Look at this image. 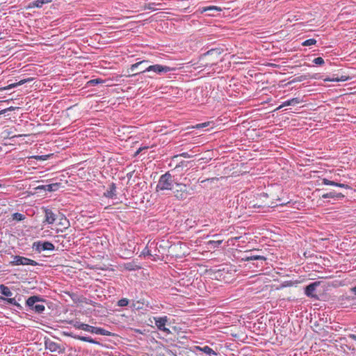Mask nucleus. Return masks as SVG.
Here are the masks:
<instances>
[{
	"label": "nucleus",
	"mask_w": 356,
	"mask_h": 356,
	"mask_svg": "<svg viewBox=\"0 0 356 356\" xmlns=\"http://www.w3.org/2000/svg\"><path fill=\"white\" fill-rule=\"evenodd\" d=\"M13 261L10 262V264L11 266H19V265H30V266H38V263L34 260H32L31 259L22 257L19 255H15L13 256Z\"/></svg>",
	"instance_id": "1a4fd4ad"
},
{
	"label": "nucleus",
	"mask_w": 356,
	"mask_h": 356,
	"mask_svg": "<svg viewBox=\"0 0 356 356\" xmlns=\"http://www.w3.org/2000/svg\"><path fill=\"white\" fill-rule=\"evenodd\" d=\"M300 102V100L299 98H298V97L293 98V99H289L287 101H285L282 104L281 107L282 106H294V105H296V104H299Z\"/></svg>",
	"instance_id": "bb28decb"
},
{
	"label": "nucleus",
	"mask_w": 356,
	"mask_h": 356,
	"mask_svg": "<svg viewBox=\"0 0 356 356\" xmlns=\"http://www.w3.org/2000/svg\"><path fill=\"white\" fill-rule=\"evenodd\" d=\"M348 337L356 341V334H350Z\"/></svg>",
	"instance_id": "603ef678"
},
{
	"label": "nucleus",
	"mask_w": 356,
	"mask_h": 356,
	"mask_svg": "<svg viewBox=\"0 0 356 356\" xmlns=\"http://www.w3.org/2000/svg\"><path fill=\"white\" fill-rule=\"evenodd\" d=\"M67 336H69L74 339L80 340L81 341L88 342V343H93V344L101 345V343L99 341H96L95 339H93L90 337L81 336L80 334H77L74 332L68 333Z\"/></svg>",
	"instance_id": "f3484780"
},
{
	"label": "nucleus",
	"mask_w": 356,
	"mask_h": 356,
	"mask_svg": "<svg viewBox=\"0 0 356 356\" xmlns=\"http://www.w3.org/2000/svg\"><path fill=\"white\" fill-rule=\"evenodd\" d=\"M222 243V241L220 240H218V241H210L209 242V244L213 246V248H218L219 245Z\"/></svg>",
	"instance_id": "a19ab883"
},
{
	"label": "nucleus",
	"mask_w": 356,
	"mask_h": 356,
	"mask_svg": "<svg viewBox=\"0 0 356 356\" xmlns=\"http://www.w3.org/2000/svg\"><path fill=\"white\" fill-rule=\"evenodd\" d=\"M134 171H131V172H129L127 174V177L128 178V182L127 184H129V181L131 179V177H133L134 175Z\"/></svg>",
	"instance_id": "de8ad7c7"
},
{
	"label": "nucleus",
	"mask_w": 356,
	"mask_h": 356,
	"mask_svg": "<svg viewBox=\"0 0 356 356\" xmlns=\"http://www.w3.org/2000/svg\"><path fill=\"white\" fill-rule=\"evenodd\" d=\"M305 65L310 67L311 65L309 64L305 63Z\"/></svg>",
	"instance_id": "6e6d98bb"
},
{
	"label": "nucleus",
	"mask_w": 356,
	"mask_h": 356,
	"mask_svg": "<svg viewBox=\"0 0 356 356\" xmlns=\"http://www.w3.org/2000/svg\"><path fill=\"white\" fill-rule=\"evenodd\" d=\"M320 285V282H311L309 284L305 286V295L312 298H314L318 300V296L315 294L314 292L315 291L317 286Z\"/></svg>",
	"instance_id": "4468645a"
},
{
	"label": "nucleus",
	"mask_w": 356,
	"mask_h": 356,
	"mask_svg": "<svg viewBox=\"0 0 356 356\" xmlns=\"http://www.w3.org/2000/svg\"><path fill=\"white\" fill-rule=\"evenodd\" d=\"M209 124H210V122H209L200 123V124H196L194 127L196 129L204 128V127H207V126H209Z\"/></svg>",
	"instance_id": "37998d69"
},
{
	"label": "nucleus",
	"mask_w": 356,
	"mask_h": 356,
	"mask_svg": "<svg viewBox=\"0 0 356 356\" xmlns=\"http://www.w3.org/2000/svg\"><path fill=\"white\" fill-rule=\"evenodd\" d=\"M47 155H42V156H35V159L36 160H39V161H44L47 159Z\"/></svg>",
	"instance_id": "49530a36"
},
{
	"label": "nucleus",
	"mask_w": 356,
	"mask_h": 356,
	"mask_svg": "<svg viewBox=\"0 0 356 356\" xmlns=\"http://www.w3.org/2000/svg\"><path fill=\"white\" fill-rule=\"evenodd\" d=\"M33 248L35 249V251L41 252L44 250H54L55 246L49 241H38L33 243Z\"/></svg>",
	"instance_id": "9d476101"
},
{
	"label": "nucleus",
	"mask_w": 356,
	"mask_h": 356,
	"mask_svg": "<svg viewBox=\"0 0 356 356\" xmlns=\"http://www.w3.org/2000/svg\"><path fill=\"white\" fill-rule=\"evenodd\" d=\"M148 63H149V60H141V61H139V62H137L133 65H131L130 68L129 69V70H130L131 72H134V71H136L139 67L141 66V68L140 70V71L143 70L145 69V66H149L148 65Z\"/></svg>",
	"instance_id": "412c9836"
},
{
	"label": "nucleus",
	"mask_w": 356,
	"mask_h": 356,
	"mask_svg": "<svg viewBox=\"0 0 356 356\" xmlns=\"http://www.w3.org/2000/svg\"><path fill=\"white\" fill-rule=\"evenodd\" d=\"M313 63H314L315 65H319V66H321L323 65V64H325V60L323 58L321 57H317L316 58H314L313 60Z\"/></svg>",
	"instance_id": "58836bf2"
},
{
	"label": "nucleus",
	"mask_w": 356,
	"mask_h": 356,
	"mask_svg": "<svg viewBox=\"0 0 356 356\" xmlns=\"http://www.w3.org/2000/svg\"><path fill=\"white\" fill-rule=\"evenodd\" d=\"M61 186V183L56 182L47 185H40L35 188L37 192H40L41 191H47L49 192H54L58 191Z\"/></svg>",
	"instance_id": "2eb2a0df"
},
{
	"label": "nucleus",
	"mask_w": 356,
	"mask_h": 356,
	"mask_svg": "<svg viewBox=\"0 0 356 356\" xmlns=\"http://www.w3.org/2000/svg\"><path fill=\"white\" fill-rule=\"evenodd\" d=\"M316 43V40L314 38H310L308 40H305L302 44V46H311L313 44H315Z\"/></svg>",
	"instance_id": "4c0bfd02"
},
{
	"label": "nucleus",
	"mask_w": 356,
	"mask_h": 356,
	"mask_svg": "<svg viewBox=\"0 0 356 356\" xmlns=\"http://www.w3.org/2000/svg\"><path fill=\"white\" fill-rule=\"evenodd\" d=\"M42 210L44 214V219L42 221L44 225H53L56 222L58 214H60L57 209L53 208L42 207Z\"/></svg>",
	"instance_id": "39448f33"
},
{
	"label": "nucleus",
	"mask_w": 356,
	"mask_h": 356,
	"mask_svg": "<svg viewBox=\"0 0 356 356\" xmlns=\"http://www.w3.org/2000/svg\"><path fill=\"white\" fill-rule=\"evenodd\" d=\"M159 5H162V3H156V6H159Z\"/></svg>",
	"instance_id": "4d7b16f0"
},
{
	"label": "nucleus",
	"mask_w": 356,
	"mask_h": 356,
	"mask_svg": "<svg viewBox=\"0 0 356 356\" xmlns=\"http://www.w3.org/2000/svg\"><path fill=\"white\" fill-rule=\"evenodd\" d=\"M0 293L6 297H11L13 296V292L10 289L4 284L0 285Z\"/></svg>",
	"instance_id": "a878e982"
},
{
	"label": "nucleus",
	"mask_w": 356,
	"mask_h": 356,
	"mask_svg": "<svg viewBox=\"0 0 356 356\" xmlns=\"http://www.w3.org/2000/svg\"><path fill=\"white\" fill-rule=\"evenodd\" d=\"M160 8H163V4H162V5H160Z\"/></svg>",
	"instance_id": "bf43d9fd"
},
{
	"label": "nucleus",
	"mask_w": 356,
	"mask_h": 356,
	"mask_svg": "<svg viewBox=\"0 0 356 356\" xmlns=\"http://www.w3.org/2000/svg\"><path fill=\"white\" fill-rule=\"evenodd\" d=\"M187 0H177V6L181 7L183 13H191L192 10H189L190 6L188 5L186 6Z\"/></svg>",
	"instance_id": "393cba45"
},
{
	"label": "nucleus",
	"mask_w": 356,
	"mask_h": 356,
	"mask_svg": "<svg viewBox=\"0 0 356 356\" xmlns=\"http://www.w3.org/2000/svg\"><path fill=\"white\" fill-rule=\"evenodd\" d=\"M195 351H200L202 352L209 356H217L218 353L213 350L211 348H210L209 346H195L194 347Z\"/></svg>",
	"instance_id": "6ab92c4d"
},
{
	"label": "nucleus",
	"mask_w": 356,
	"mask_h": 356,
	"mask_svg": "<svg viewBox=\"0 0 356 356\" xmlns=\"http://www.w3.org/2000/svg\"><path fill=\"white\" fill-rule=\"evenodd\" d=\"M104 336H115L114 333H112L102 327H99L98 334Z\"/></svg>",
	"instance_id": "f704fd0d"
},
{
	"label": "nucleus",
	"mask_w": 356,
	"mask_h": 356,
	"mask_svg": "<svg viewBox=\"0 0 356 356\" xmlns=\"http://www.w3.org/2000/svg\"><path fill=\"white\" fill-rule=\"evenodd\" d=\"M13 220H17V221H22L24 220L26 218L25 215L20 213H14L12 215Z\"/></svg>",
	"instance_id": "473e14b6"
},
{
	"label": "nucleus",
	"mask_w": 356,
	"mask_h": 356,
	"mask_svg": "<svg viewBox=\"0 0 356 356\" xmlns=\"http://www.w3.org/2000/svg\"><path fill=\"white\" fill-rule=\"evenodd\" d=\"M160 9H163V8H156V10H160Z\"/></svg>",
	"instance_id": "13d9d810"
},
{
	"label": "nucleus",
	"mask_w": 356,
	"mask_h": 356,
	"mask_svg": "<svg viewBox=\"0 0 356 356\" xmlns=\"http://www.w3.org/2000/svg\"><path fill=\"white\" fill-rule=\"evenodd\" d=\"M345 196L346 195L342 193H337L334 190L321 195V197L323 199L332 198L335 201L342 200Z\"/></svg>",
	"instance_id": "dca6fc26"
},
{
	"label": "nucleus",
	"mask_w": 356,
	"mask_h": 356,
	"mask_svg": "<svg viewBox=\"0 0 356 356\" xmlns=\"http://www.w3.org/2000/svg\"><path fill=\"white\" fill-rule=\"evenodd\" d=\"M220 11H222V8L216 6H199L197 10V12L200 14L207 13L208 16H216V13Z\"/></svg>",
	"instance_id": "f8f14e48"
},
{
	"label": "nucleus",
	"mask_w": 356,
	"mask_h": 356,
	"mask_svg": "<svg viewBox=\"0 0 356 356\" xmlns=\"http://www.w3.org/2000/svg\"><path fill=\"white\" fill-rule=\"evenodd\" d=\"M160 8H163V4H162V5H160Z\"/></svg>",
	"instance_id": "052dcab7"
},
{
	"label": "nucleus",
	"mask_w": 356,
	"mask_h": 356,
	"mask_svg": "<svg viewBox=\"0 0 356 356\" xmlns=\"http://www.w3.org/2000/svg\"><path fill=\"white\" fill-rule=\"evenodd\" d=\"M310 79H323L325 82L328 81H335V82H343L349 80L350 78L349 76L341 74V76L339 74H333L332 77H324V76L321 73H315L314 74H310L309 76Z\"/></svg>",
	"instance_id": "423d86ee"
},
{
	"label": "nucleus",
	"mask_w": 356,
	"mask_h": 356,
	"mask_svg": "<svg viewBox=\"0 0 356 356\" xmlns=\"http://www.w3.org/2000/svg\"><path fill=\"white\" fill-rule=\"evenodd\" d=\"M322 184H325V185H330V186H337V184L338 182H336V181H331V180H329L326 178H323L322 179Z\"/></svg>",
	"instance_id": "e433bc0d"
},
{
	"label": "nucleus",
	"mask_w": 356,
	"mask_h": 356,
	"mask_svg": "<svg viewBox=\"0 0 356 356\" xmlns=\"http://www.w3.org/2000/svg\"><path fill=\"white\" fill-rule=\"evenodd\" d=\"M154 320L155 322V325L157 327V328L166 333L167 334L170 333V330L165 327L166 323L168 322L169 318L167 316H161V317H154Z\"/></svg>",
	"instance_id": "9b49d317"
},
{
	"label": "nucleus",
	"mask_w": 356,
	"mask_h": 356,
	"mask_svg": "<svg viewBox=\"0 0 356 356\" xmlns=\"http://www.w3.org/2000/svg\"><path fill=\"white\" fill-rule=\"evenodd\" d=\"M129 303V300L127 298H123L119 300L117 302V305L121 307H127Z\"/></svg>",
	"instance_id": "72a5a7b5"
},
{
	"label": "nucleus",
	"mask_w": 356,
	"mask_h": 356,
	"mask_svg": "<svg viewBox=\"0 0 356 356\" xmlns=\"http://www.w3.org/2000/svg\"><path fill=\"white\" fill-rule=\"evenodd\" d=\"M337 187L343 188L346 189H351V187L349 185L345 184H341V183H338Z\"/></svg>",
	"instance_id": "a18cd8bd"
},
{
	"label": "nucleus",
	"mask_w": 356,
	"mask_h": 356,
	"mask_svg": "<svg viewBox=\"0 0 356 356\" xmlns=\"http://www.w3.org/2000/svg\"><path fill=\"white\" fill-rule=\"evenodd\" d=\"M15 109V107H13V106H10V107H8L5 110V113L7 112V111H14Z\"/></svg>",
	"instance_id": "8fccbe9b"
},
{
	"label": "nucleus",
	"mask_w": 356,
	"mask_h": 356,
	"mask_svg": "<svg viewBox=\"0 0 356 356\" xmlns=\"http://www.w3.org/2000/svg\"><path fill=\"white\" fill-rule=\"evenodd\" d=\"M350 291L353 293V294L356 296V286L350 288Z\"/></svg>",
	"instance_id": "3c124183"
},
{
	"label": "nucleus",
	"mask_w": 356,
	"mask_h": 356,
	"mask_svg": "<svg viewBox=\"0 0 356 356\" xmlns=\"http://www.w3.org/2000/svg\"><path fill=\"white\" fill-rule=\"evenodd\" d=\"M13 305L15 306L19 310L23 309V307L19 303H18L17 301L15 302V304H14Z\"/></svg>",
	"instance_id": "09e8293b"
},
{
	"label": "nucleus",
	"mask_w": 356,
	"mask_h": 356,
	"mask_svg": "<svg viewBox=\"0 0 356 356\" xmlns=\"http://www.w3.org/2000/svg\"><path fill=\"white\" fill-rule=\"evenodd\" d=\"M0 187H1V185L0 184Z\"/></svg>",
	"instance_id": "e2e57ef3"
},
{
	"label": "nucleus",
	"mask_w": 356,
	"mask_h": 356,
	"mask_svg": "<svg viewBox=\"0 0 356 356\" xmlns=\"http://www.w3.org/2000/svg\"><path fill=\"white\" fill-rule=\"evenodd\" d=\"M124 267L126 270H127L129 271L137 270L140 269V266H138L136 264V262H135L134 261L124 264Z\"/></svg>",
	"instance_id": "b1692460"
},
{
	"label": "nucleus",
	"mask_w": 356,
	"mask_h": 356,
	"mask_svg": "<svg viewBox=\"0 0 356 356\" xmlns=\"http://www.w3.org/2000/svg\"><path fill=\"white\" fill-rule=\"evenodd\" d=\"M99 327L90 325L88 324L86 325L84 331L92 333V334H98Z\"/></svg>",
	"instance_id": "7c9ffc66"
},
{
	"label": "nucleus",
	"mask_w": 356,
	"mask_h": 356,
	"mask_svg": "<svg viewBox=\"0 0 356 356\" xmlns=\"http://www.w3.org/2000/svg\"><path fill=\"white\" fill-rule=\"evenodd\" d=\"M309 76H310V74H309V73L307 74H302V75L298 76L294 78L292 81H289L288 83V84H291L295 82H300V81H305V80L309 79Z\"/></svg>",
	"instance_id": "c85d7f7f"
},
{
	"label": "nucleus",
	"mask_w": 356,
	"mask_h": 356,
	"mask_svg": "<svg viewBox=\"0 0 356 356\" xmlns=\"http://www.w3.org/2000/svg\"><path fill=\"white\" fill-rule=\"evenodd\" d=\"M355 300H356V297L353 296H349L347 294L341 296L339 298V302L341 305L343 306V307H346V305L351 304Z\"/></svg>",
	"instance_id": "a211bd4d"
},
{
	"label": "nucleus",
	"mask_w": 356,
	"mask_h": 356,
	"mask_svg": "<svg viewBox=\"0 0 356 356\" xmlns=\"http://www.w3.org/2000/svg\"><path fill=\"white\" fill-rule=\"evenodd\" d=\"M52 0H35L31 2L29 8H42L44 4L51 2Z\"/></svg>",
	"instance_id": "5701e85b"
},
{
	"label": "nucleus",
	"mask_w": 356,
	"mask_h": 356,
	"mask_svg": "<svg viewBox=\"0 0 356 356\" xmlns=\"http://www.w3.org/2000/svg\"><path fill=\"white\" fill-rule=\"evenodd\" d=\"M268 197V195L266 193H261L257 194L255 200H250L248 203V207L252 209H259L264 207H273V203L271 204H268L265 200Z\"/></svg>",
	"instance_id": "20e7f679"
},
{
	"label": "nucleus",
	"mask_w": 356,
	"mask_h": 356,
	"mask_svg": "<svg viewBox=\"0 0 356 356\" xmlns=\"http://www.w3.org/2000/svg\"><path fill=\"white\" fill-rule=\"evenodd\" d=\"M60 224L64 227V229H66L70 227V222L69 220L65 218H61Z\"/></svg>",
	"instance_id": "ea45409f"
},
{
	"label": "nucleus",
	"mask_w": 356,
	"mask_h": 356,
	"mask_svg": "<svg viewBox=\"0 0 356 356\" xmlns=\"http://www.w3.org/2000/svg\"><path fill=\"white\" fill-rule=\"evenodd\" d=\"M177 156H181V157H184L186 159H190V158L193 157V155L190 154L188 152H182V153L179 154V155L175 156V157H177Z\"/></svg>",
	"instance_id": "79ce46f5"
},
{
	"label": "nucleus",
	"mask_w": 356,
	"mask_h": 356,
	"mask_svg": "<svg viewBox=\"0 0 356 356\" xmlns=\"http://www.w3.org/2000/svg\"><path fill=\"white\" fill-rule=\"evenodd\" d=\"M142 254L144 255L145 257L147 256V255H149L151 256V251L148 249L147 247H145L144 248V250L142 251Z\"/></svg>",
	"instance_id": "c03bdc74"
},
{
	"label": "nucleus",
	"mask_w": 356,
	"mask_h": 356,
	"mask_svg": "<svg viewBox=\"0 0 356 356\" xmlns=\"http://www.w3.org/2000/svg\"><path fill=\"white\" fill-rule=\"evenodd\" d=\"M33 80V78H27V79H22L20 81H19L18 82H16V83H11L10 85H8L7 87H5L3 89L4 90H7V89H10V88H15L18 86H21V85H23L26 83H29L31 81H32Z\"/></svg>",
	"instance_id": "4be33fe9"
},
{
	"label": "nucleus",
	"mask_w": 356,
	"mask_h": 356,
	"mask_svg": "<svg viewBox=\"0 0 356 356\" xmlns=\"http://www.w3.org/2000/svg\"><path fill=\"white\" fill-rule=\"evenodd\" d=\"M70 324H71L76 329L82 330H85V327L86 325V323H81L78 321H71L70 322Z\"/></svg>",
	"instance_id": "cd10ccee"
},
{
	"label": "nucleus",
	"mask_w": 356,
	"mask_h": 356,
	"mask_svg": "<svg viewBox=\"0 0 356 356\" xmlns=\"http://www.w3.org/2000/svg\"><path fill=\"white\" fill-rule=\"evenodd\" d=\"M44 346L46 349L49 350L51 352H57L58 353H63L65 352L64 347L49 339H45Z\"/></svg>",
	"instance_id": "ddd939ff"
},
{
	"label": "nucleus",
	"mask_w": 356,
	"mask_h": 356,
	"mask_svg": "<svg viewBox=\"0 0 356 356\" xmlns=\"http://www.w3.org/2000/svg\"><path fill=\"white\" fill-rule=\"evenodd\" d=\"M2 150V147L0 146V152Z\"/></svg>",
	"instance_id": "680f3d73"
},
{
	"label": "nucleus",
	"mask_w": 356,
	"mask_h": 356,
	"mask_svg": "<svg viewBox=\"0 0 356 356\" xmlns=\"http://www.w3.org/2000/svg\"><path fill=\"white\" fill-rule=\"evenodd\" d=\"M259 251V250H252L247 251L245 252L241 259L245 261H256L257 264L253 263V264L256 265V266H259V262H260L261 264H263V263L266 261V258L264 256L256 254Z\"/></svg>",
	"instance_id": "0eeeda50"
},
{
	"label": "nucleus",
	"mask_w": 356,
	"mask_h": 356,
	"mask_svg": "<svg viewBox=\"0 0 356 356\" xmlns=\"http://www.w3.org/2000/svg\"><path fill=\"white\" fill-rule=\"evenodd\" d=\"M175 183H177V181H175V177L172 175L170 172H167L160 177L156 190V191H172L174 189Z\"/></svg>",
	"instance_id": "7ed1b4c3"
},
{
	"label": "nucleus",
	"mask_w": 356,
	"mask_h": 356,
	"mask_svg": "<svg viewBox=\"0 0 356 356\" xmlns=\"http://www.w3.org/2000/svg\"><path fill=\"white\" fill-rule=\"evenodd\" d=\"M57 238H58V242H60V243L62 244V245L63 247H67V245H65V244H64V241L63 240L61 241L60 238L66 239L68 243L71 241V236H68L67 234H63V235H58V236H57Z\"/></svg>",
	"instance_id": "2f4dec72"
},
{
	"label": "nucleus",
	"mask_w": 356,
	"mask_h": 356,
	"mask_svg": "<svg viewBox=\"0 0 356 356\" xmlns=\"http://www.w3.org/2000/svg\"><path fill=\"white\" fill-rule=\"evenodd\" d=\"M103 82H104V81L101 79H95L90 80L88 82V86H96V85H97L99 83H102Z\"/></svg>",
	"instance_id": "c9c22d12"
},
{
	"label": "nucleus",
	"mask_w": 356,
	"mask_h": 356,
	"mask_svg": "<svg viewBox=\"0 0 356 356\" xmlns=\"http://www.w3.org/2000/svg\"><path fill=\"white\" fill-rule=\"evenodd\" d=\"M175 67H171L167 65H163L160 64H155V65H149V66H145V69L138 71L136 73H134L131 75H129V77L132 78H136V80L138 81L139 79H143V76H141L143 73L145 72H152L154 74L152 75H148L147 76L151 79H154L155 77V75H163L168 72L175 71Z\"/></svg>",
	"instance_id": "f257e3e1"
},
{
	"label": "nucleus",
	"mask_w": 356,
	"mask_h": 356,
	"mask_svg": "<svg viewBox=\"0 0 356 356\" xmlns=\"http://www.w3.org/2000/svg\"><path fill=\"white\" fill-rule=\"evenodd\" d=\"M104 196L108 198H114L116 197V184L112 182L108 185L106 192L104 193Z\"/></svg>",
	"instance_id": "aec40b11"
},
{
	"label": "nucleus",
	"mask_w": 356,
	"mask_h": 356,
	"mask_svg": "<svg viewBox=\"0 0 356 356\" xmlns=\"http://www.w3.org/2000/svg\"><path fill=\"white\" fill-rule=\"evenodd\" d=\"M0 301H2L4 304H10V305H14L15 304L16 300L15 298H13L10 297H3L2 296H0Z\"/></svg>",
	"instance_id": "c756f323"
},
{
	"label": "nucleus",
	"mask_w": 356,
	"mask_h": 356,
	"mask_svg": "<svg viewBox=\"0 0 356 356\" xmlns=\"http://www.w3.org/2000/svg\"><path fill=\"white\" fill-rule=\"evenodd\" d=\"M47 300L41 296H31L29 297L25 302L27 311L33 312L36 314H42L45 310L44 303Z\"/></svg>",
	"instance_id": "f03ea898"
},
{
	"label": "nucleus",
	"mask_w": 356,
	"mask_h": 356,
	"mask_svg": "<svg viewBox=\"0 0 356 356\" xmlns=\"http://www.w3.org/2000/svg\"><path fill=\"white\" fill-rule=\"evenodd\" d=\"M5 114V110L0 111V115Z\"/></svg>",
	"instance_id": "864d4df0"
},
{
	"label": "nucleus",
	"mask_w": 356,
	"mask_h": 356,
	"mask_svg": "<svg viewBox=\"0 0 356 356\" xmlns=\"http://www.w3.org/2000/svg\"><path fill=\"white\" fill-rule=\"evenodd\" d=\"M172 191L174 196L178 200H184L190 195L187 186L181 183H175V187L174 186V189Z\"/></svg>",
	"instance_id": "6e6552de"
},
{
	"label": "nucleus",
	"mask_w": 356,
	"mask_h": 356,
	"mask_svg": "<svg viewBox=\"0 0 356 356\" xmlns=\"http://www.w3.org/2000/svg\"><path fill=\"white\" fill-rule=\"evenodd\" d=\"M213 51H214V49H211L210 51H208V54H209V53H211V52H212Z\"/></svg>",
	"instance_id": "5fc2aeb1"
}]
</instances>
